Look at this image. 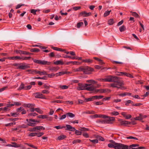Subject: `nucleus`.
Returning a JSON list of instances; mask_svg holds the SVG:
<instances>
[{"label":"nucleus","mask_w":149,"mask_h":149,"mask_svg":"<svg viewBox=\"0 0 149 149\" xmlns=\"http://www.w3.org/2000/svg\"><path fill=\"white\" fill-rule=\"evenodd\" d=\"M105 82H113L114 83H111L110 86L113 88H116L118 89L121 90L125 89V88L122 86L123 83L122 81L119 80V77L113 75H109L105 77L104 78Z\"/></svg>","instance_id":"nucleus-1"},{"label":"nucleus","mask_w":149,"mask_h":149,"mask_svg":"<svg viewBox=\"0 0 149 149\" xmlns=\"http://www.w3.org/2000/svg\"><path fill=\"white\" fill-rule=\"evenodd\" d=\"M108 146L109 148H113L115 149H123V144L121 143H109Z\"/></svg>","instance_id":"nucleus-2"},{"label":"nucleus","mask_w":149,"mask_h":149,"mask_svg":"<svg viewBox=\"0 0 149 149\" xmlns=\"http://www.w3.org/2000/svg\"><path fill=\"white\" fill-rule=\"evenodd\" d=\"M78 86L77 87V89L78 91L84 90L86 89V88L88 86H90L91 84H83L81 83L78 84Z\"/></svg>","instance_id":"nucleus-3"},{"label":"nucleus","mask_w":149,"mask_h":149,"mask_svg":"<svg viewBox=\"0 0 149 149\" xmlns=\"http://www.w3.org/2000/svg\"><path fill=\"white\" fill-rule=\"evenodd\" d=\"M33 62L35 63L38 64L42 65H49L51 64V62H48L46 61L43 60L42 61L41 60H37L36 59H33Z\"/></svg>","instance_id":"nucleus-4"},{"label":"nucleus","mask_w":149,"mask_h":149,"mask_svg":"<svg viewBox=\"0 0 149 149\" xmlns=\"http://www.w3.org/2000/svg\"><path fill=\"white\" fill-rule=\"evenodd\" d=\"M114 119L113 117H110L109 118V119L107 120H98L97 121V122L101 124H112V123L111 122V120H114Z\"/></svg>","instance_id":"nucleus-5"},{"label":"nucleus","mask_w":149,"mask_h":149,"mask_svg":"<svg viewBox=\"0 0 149 149\" xmlns=\"http://www.w3.org/2000/svg\"><path fill=\"white\" fill-rule=\"evenodd\" d=\"M83 72L85 74H89L93 71V69L87 66H83Z\"/></svg>","instance_id":"nucleus-6"},{"label":"nucleus","mask_w":149,"mask_h":149,"mask_svg":"<svg viewBox=\"0 0 149 149\" xmlns=\"http://www.w3.org/2000/svg\"><path fill=\"white\" fill-rule=\"evenodd\" d=\"M139 145L138 144H133L130 146L123 144V149H131L132 148L139 147Z\"/></svg>","instance_id":"nucleus-7"},{"label":"nucleus","mask_w":149,"mask_h":149,"mask_svg":"<svg viewBox=\"0 0 149 149\" xmlns=\"http://www.w3.org/2000/svg\"><path fill=\"white\" fill-rule=\"evenodd\" d=\"M30 68V66L28 64H26L24 63H20L19 69L25 70L27 68Z\"/></svg>","instance_id":"nucleus-8"},{"label":"nucleus","mask_w":149,"mask_h":149,"mask_svg":"<svg viewBox=\"0 0 149 149\" xmlns=\"http://www.w3.org/2000/svg\"><path fill=\"white\" fill-rule=\"evenodd\" d=\"M33 96L36 98L41 99H45L44 95L40 93L37 92L33 94Z\"/></svg>","instance_id":"nucleus-9"},{"label":"nucleus","mask_w":149,"mask_h":149,"mask_svg":"<svg viewBox=\"0 0 149 149\" xmlns=\"http://www.w3.org/2000/svg\"><path fill=\"white\" fill-rule=\"evenodd\" d=\"M16 52L17 54H24L25 55H31L33 54L32 53H29L28 52L22 51L21 50H17L16 51Z\"/></svg>","instance_id":"nucleus-10"},{"label":"nucleus","mask_w":149,"mask_h":149,"mask_svg":"<svg viewBox=\"0 0 149 149\" xmlns=\"http://www.w3.org/2000/svg\"><path fill=\"white\" fill-rule=\"evenodd\" d=\"M39 121L34 119H29V123L28 125L30 126H34L35 125L36 123H38Z\"/></svg>","instance_id":"nucleus-11"},{"label":"nucleus","mask_w":149,"mask_h":149,"mask_svg":"<svg viewBox=\"0 0 149 149\" xmlns=\"http://www.w3.org/2000/svg\"><path fill=\"white\" fill-rule=\"evenodd\" d=\"M91 15V12L86 13L85 11H82L79 14V16H83V17H87L90 16Z\"/></svg>","instance_id":"nucleus-12"},{"label":"nucleus","mask_w":149,"mask_h":149,"mask_svg":"<svg viewBox=\"0 0 149 149\" xmlns=\"http://www.w3.org/2000/svg\"><path fill=\"white\" fill-rule=\"evenodd\" d=\"M118 121L120 122L121 125H125L131 124V123L130 122H129L126 120H123L121 119H119Z\"/></svg>","instance_id":"nucleus-13"},{"label":"nucleus","mask_w":149,"mask_h":149,"mask_svg":"<svg viewBox=\"0 0 149 149\" xmlns=\"http://www.w3.org/2000/svg\"><path fill=\"white\" fill-rule=\"evenodd\" d=\"M121 114L127 119H130L132 117V116L131 115L127 114L125 112H122Z\"/></svg>","instance_id":"nucleus-14"},{"label":"nucleus","mask_w":149,"mask_h":149,"mask_svg":"<svg viewBox=\"0 0 149 149\" xmlns=\"http://www.w3.org/2000/svg\"><path fill=\"white\" fill-rule=\"evenodd\" d=\"M26 71L29 72L30 74H38V70L33 69L28 70H26Z\"/></svg>","instance_id":"nucleus-15"},{"label":"nucleus","mask_w":149,"mask_h":149,"mask_svg":"<svg viewBox=\"0 0 149 149\" xmlns=\"http://www.w3.org/2000/svg\"><path fill=\"white\" fill-rule=\"evenodd\" d=\"M66 126L67 127L66 130L72 131H74L75 130V129L74 127L71 126L70 125H67Z\"/></svg>","instance_id":"nucleus-16"},{"label":"nucleus","mask_w":149,"mask_h":149,"mask_svg":"<svg viewBox=\"0 0 149 149\" xmlns=\"http://www.w3.org/2000/svg\"><path fill=\"white\" fill-rule=\"evenodd\" d=\"M59 69L58 67H49L48 69L49 71H56Z\"/></svg>","instance_id":"nucleus-17"},{"label":"nucleus","mask_w":149,"mask_h":149,"mask_svg":"<svg viewBox=\"0 0 149 149\" xmlns=\"http://www.w3.org/2000/svg\"><path fill=\"white\" fill-rule=\"evenodd\" d=\"M86 90L90 91H93L95 93V91L96 89L93 86H92L90 87H86Z\"/></svg>","instance_id":"nucleus-18"},{"label":"nucleus","mask_w":149,"mask_h":149,"mask_svg":"<svg viewBox=\"0 0 149 149\" xmlns=\"http://www.w3.org/2000/svg\"><path fill=\"white\" fill-rule=\"evenodd\" d=\"M54 63L55 64L58 65H63L64 64L62 60H58L54 62Z\"/></svg>","instance_id":"nucleus-19"},{"label":"nucleus","mask_w":149,"mask_h":149,"mask_svg":"<svg viewBox=\"0 0 149 149\" xmlns=\"http://www.w3.org/2000/svg\"><path fill=\"white\" fill-rule=\"evenodd\" d=\"M31 58L30 56H22L20 57V60L22 61L28 60Z\"/></svg>","instance_id":"nucleus-20"},{"label":"nucleus","mask_w":149,"mask_h":149,"mask_svg":"<svg viewBox=\"0 0 149 149\" xmlns=\"http://www.w3.org/2000/svg\"><path fill=\"white\" fill-rule=\"evenodd\" d=\"M95 113V112L93 111H85L83 112V114H93Z\"/></svg>","instance_id":"nucleus-21"},{"label":"nucleus","mask_w":149,"mask_h":149,"mask_svg":"<svg viewBox=\"0 0 149 149\" xmlns=\"http://www.w3.org/2000/svg\"><path fill=\"white\" fill-rule=\"evenodd\" d=\"M108 90V89H96L95 90V93L99 92L100 93H105V90Z\"/></svg>","instance_id":"nucleus-22"},{"label":"nucleus","mask_w":149,"mask_h":149,"mask_svg":"<svg viewBox=\"0 0 149 149\" xmlns=\"http://www.w3.org/2000/svg\"><path fill=\"white\" fill-rule=\"evenodd\" d=\"M94 100L97 99H100L104 97L103 95H95L93 96Z\"/></svg>","instance_id":"nucleus-23"},{"label":"nucleus","mask_w":149,"mask_h":149,"mask_svg":"<svg viewBox=\"0 0 149 149\" xmlns=\"http://www.w3.org/2000/svg\"><path fill=\"white\" fill-rule=\"evenodd\" d=\"M25 87L24 84L23 83H22L17 89L18 90H21L22 89L25 90Z\"/></svg>","instance_id":"nucleus-24"},{"label":"nucleus","mask_w":149,"mask_h":149,"mask_svg":"<svg viewBox=\"0 0 149 149\" xmlns=\"http://www.w3.org/2000/svg\"><path fill=\"white\" fill-rule=\"evenodd\" d=\"M131 95V93H123L120 94H119V96H124L126 95Z\"/></svg>","instance_id":"nucleus-25"},{"label":"nucleus","mask_w":149,"mask_h":149,"mask_svg":"<svg viewBox=\"0 0 149 149\" xmlns=\"http://www.w3.org/2000/svg\"><path fill=\"white\" fill-rule=\"evenodd\" d=\"M66 73H67L66 71H62L56 73V74L57 75L56 76H58L63 75L65 74Z\"/></svg>","instance_id":"nucleus-26"},{"label":"nucleus","mask_w":149,"mask_h":149,"mask_svg":"<svg viewBox=\"0 0 149 149\" xmlns=\"http://www.w3.org/2000/svg\"><path fill=\"white\" fill-rule=\"evenodd\" d=\"M38 74H39L40 75H47V73L46 71H43L41 72L39 71H38Z\"/></svg>","instance_id":"nucleus-27"},{"label":"nucleus","mask_w":149,"mask_h":149,"mask_svg":"<svg viewBox=\"0 0 149 149\" xmlns=\"http://www.w3.org/2000/svg\"><path fill=\"white\" fill-rule=\"evenodd\" d=\"M83 66H81L78 68L75 69L74 70L75 72H80L82 71L83 72Z\"/></svg>","instance_id":"nucleus-28"},{"label":"nucleus","mask_w":149,"mask_h":149,"mask_svg":"<svg viewBox=\"0 0 149 149\" xmlns=\"http://www.w3.org/2000/svg\"><path fill=\"white\" fill-rule=\"evenodd\" d=\"M38 118H42V119L47 118V116L46 115H41L38 116Z\"/></svg>","instance_id":"nucleus-29"},{"label":"nucleus","mask_w":149,"mask_h":149,"mask_svg":"<svg viewBox=\"0 0 149 149\" xmlns=\"http://www.w3.org/2000/svg\"><path fill=\"white\" fill-rule=\"evenodd\" d=\"M86 102L92 101L94 100L93 96L91 97L86 98L85 99Z\"/></svg>","instance_id":"nucleus-30"},{"label":"nucleus","mask_w":149,"mask_h":149,"mask_svg":"<svg viewBox=\"0 0 149 149\" xmlns=\"http://www.w3.org/2000/svg\"><path fill=\"white\" fill-rule=\"evenodd\" d=\"M79 130L81 131H86L89 130V129L88 128H86L84 127H81L79 129Z\"/></svg>","instance_id":"nucleus-31"},{"label":"nucleus","mask_w":149,"mask_h":149,"mask_svg":"<svg viewBox=\"0 0 149 149\" xmlns=\"http://www.w3.org/2000/svg\"><path fill=\"white\" fill-rule=\"evenodd\" d=\"M66 137V136L65 135H61L59 136L58 138L57 139L58 140H63Z\"/></svg>","instance_id":"nucleus-32"},{"label":"nucleus","mask_w":149,"mask_h":149,"mask_svg":"<svg viewBox=\"0 0 149 149\" xmlns=\"http://www.w3.org/2000/svg\"><path fill=\"white\" fill-rule=\"evenodd\" d=\"M130 13H132V15L135 17H139V15L136 12L131 11Z\"/></svg>","instance_id":"nucleus-33"},{"label":"nucleus","mask_w":149,"mask_h":149,"mask_svg":"<svg viewBox=\"0 0 149 149\" xmlns=\"http://www.w3.org/2000/svg\"><path fill=\"white\" fill-rule=\"evenodd\" d=\"M96 138L98 139L99 140L102 141H104V138H103L102 136L99 135H97L96 136Z\"/></svg>","instance_id":"nucleus-34"},{"label":"nucleus","mask_w":149,"mask_h":149,"mask_svg":"<svg viewBox=\"0 0 149 149\" xmlns=\"http://www.w3.org/2000/svg\"><path fill=\"white\" fill-rule=\"evenodd\" d=\"M114 23V21L113 19H110L108 21V24L109 25H112Z\"/></svg>","instance_id":"nucleus-35"},{"label":"nucleus","mask_w":149,"mask_h":149,"mask_svg":"<svg viewBox=\"0 0 149 149\" xmlns=\"http://www.w3.org/2000/svg\"><path fill=\"white\" fill-rule=\"evenodd\" d=\"M126 27L124 25H123L119 28V30L120 32H123L125 31Z\"/></svg>","instance_id":"nucleus-36"},{"label":"nucleus","mask_w":149,"mask_h":149,"mask_svg":"<svg viewBox=\"0 0 149 149\" xmlns=\"http://www.w3.org/2000/svg\"><path fill=\"white\" fill-rule=\"evenodd\" d=\"M92 61V60L90 59H86L83 60V62L85 63H91Z\"/></svg>","instance_id":"nucleus-37"},{"label":"nucleus","mask_w":149,"mask_h":149,"mask_svg":"<svg viewBox=\"0 0 149 149\" xmlns=\"http://www.w3.org/2000/svg\"><path fill=\"white\" fill-rule=\"evenodd\" d=\"M35 111L40 114H42L43 113V111L39 108H36L35 109Z\"/></svg>","instance_id":"nucleus-38"},{"label":"nucleus","mask_w":149,"mask_h":149,"mask_svg":"<svg viewBox=\"0 0 149 149\" xmlns=\"http://www.w3.org/2000/svg\"><path fill=\"white\" fill-rule=\"evenodd\" d=\"M39 51L40 50L39 49L36 48L31 49H30V51L33 52H39Z\"/></svg>","instance_id":"nucleus-39"},{"label":"nucleus","mask_w":149,"mask_h":149,"mask_svg":"<svg viewBox=\"0 0 149 149\" xmlns=\"http://www.w3.org/2000/svg\"><path fill=\"white\" fill-rule=\"evenodd\" d=\"M66 115L70 118H73L75 116V115L71 113H68L66 114Z\"/></svg>","instance_id":"nucleus-40"},{"label":"nucleus","mask_w":149,"mask_h":149,"mask_svg":"<svg viewBox=\"0 0 149 149\" xmlns=\"http://www.w3.org/2000/svg\"><path fill=\"white\" fill-rule=\"evenodd\" d=\"M111 11V10H107L106 11H105L104 14V17H106L108 15L110 12Z\"/></svg>","instance_id":"nucleus-41"},{"label":"nucleus","mask_w":149,"mask_h":149,"mask_svg":"<svg viewBox=\"0 0 149 149\" xmlns=\"http://www.w3.org/2000/svg\"><path fill=\"white\" fill-rule=\"evenodd\" d=\"M33 79H45L46 80L47 79L46 77L45 76L43 77H36L33 78Z\"/></svg>","instance_id":"nucleus-42"},{"label":"nucleus","mask_w":149,"mask_h":149,"mask_svg":"<svg viewBox=\"0 0 149 149\" xmlns=\"http://www.w3.org/2000/svg\"><path fill=\"white\" fill-rule=\"evenodd\" d=\"M36 130H37V131L38 130H44L45 129V128L42 126H36Z\"/></svg>","instance_id":"nucleus-43"},{"label":"nucleus","mask_w":149,"mask_h":149,"mask_svg":"<svg viewBox=\"0 0 149 149\" xmlns=\"http://www.w3.org/2000/svg\"><path fill=\"white\" fill-rule=\"evenodd\" d=\"M141 114H140L139 116L136 117L134 118V119L136 120H142V118H141Z\"/></svg>","instance_id":"nucleus-44"},{"label":"nucleus","mask_w":149,"mask_h":149,"mask_svg":"<svg viewBox=\"0 0 149 149\" xmlns=\"http://www.w3.org/2000/svg\"><path fill=\"white\" fill-rule=\"evenodd\" d=\"M133 103V102L131 100H128L126 101L125 102V104L126 106L129 105V104H132Z\"/></svg>","instance_id":"nucleus-45"},{"label":"nucleus","mask_w":149,"mask_h":149,"mask_svg":"<svg viewBox=\"0 0 149 149\" xmlns=\"http://www.w3.org/2000/svg\"><path fill=\"white\" fill-rule=\"evenodd\" d=\"M89 141L92 142L93 143H98V141L97 139H95L94 140H91L89 139Z\"/></svg>","instance_id":"nucleus-46"},{"label":"nucleus","mask_w":149,"mask_h":149,"mask_svg":"<svg viewBox=\"0 0 149 149\" xmlns=\"http://www.w3.org/2000/svg\"><path fill=\"white\" fill-rule=\"evenodd\" d=\"M75 131V134L77 135H81L82 133V132L81 131H80L79 130H76Z\"/></svg>","instance_id":"nucleus-47"},{"label":"nucleus","mask_w":149,"mask_h":149,"mask_svg":"<svg viewBox=\"0 0 149 149\" xmlns=\"http://www.w3.org/2000/svg\"><path fill=\"white\" fill-rule=\"evenodd\" d=\"M81 141V140L80 139H77L76 140H74L72 142L73 144L76 143H80Z\"/></svg>","instance_id":"nucleus-48"},{"label":"nucleus","mask_w":149,"mask_h":149,"mask_svg":"<svg viewBox=\"0 0 149 149\" xmlns=\"http://www.w3.org/2000/svg\"><path fill=\"white\" fill-rule=\"evenodd\" d=\"M13 104H14V106H20L21 105L22 103L19 102H14Z\"/></svg>","instance_id":"nucleus-49"},{"label":"nucleus","mask_w":149,"mask_h":149,"mask_svg":"<svg viewBox=\"0 0 149 149\" xmlns=\"http://www.w3.org/2000/svg\"><path fill=\"white\" fill-rule=\"evenodd\" d=\"M12 143L13 145L12 147H14L15 148H18L19 147V144H17L15 142H13Z\"/></svg>","instance_id":"nucleus-50"},{"label":"nucleus","mask_w":149,"mask_h":149,"mask_svg":"<svg viewBox=\"0 0 149 149\" xmlns=\"http://www.w3.org/2000/svg\"><path fill=\"white\" fill-rule=\"evenodd\" d=\"M37 134V133L36 132L31 133L29 134L28 136H36Z\"/></svg>","instance_id":"nucleus-51"},{"label":"nucleus","mask_w":149,"mask_h":149,"mask_svg":"<svg viewBox=\"0 0 149 149\" xmlns=\"http://www.w3.org/2000/svg\"><path fill=\"white\" fill-rule=\"evenodd\" d=\"M20 63H15L13 64V66H15L17 67V69H19Z\"/></svg>","instance_id":"nucleus-52"},{"label":"nucleus","mask_w":149,"mask_h":149,"mask_svg":"<svg viewBox=\"0 0 149 149\" xmlns=\"http://www.w3.org/2000/svg\"><path fill=\"white\" fill-rule=\"evenodd\" d=\"M86 82L88 83H92L93 84H96L97 83L96 81H95L93 80H87Z\"/></svg>","instance_id":"nucleus-53"},{"label":"nucleus","mask_w":149,"mask_h":149,"mask_svg":"<svg viewBox=\"0 0 149 149\" xmlns=\"http://www.w3.org/2000/svg\"><path fill=\"white\" fill-rule=\"evenodd\" d=\"M37 11V10H35V9H31V13L32 14H33V15H36V12Z\"/></svg>","instance_id":"nucleus-54"},{"label":"nucleus","mask_w":149,"mask_h":149,"mask_svg":"<svg viewBox=\"0 0 149 149\" xmlns=\"http://www.w3.org/2000/svg\"><path fill=\"white\" fill-rule=\"evenodd\" d=\"M32 87V86L29 85L27 86H25V90H27L30 89Z\"/></svg>","instance_id":"nucleus-55"},{"label":"nucleus","mask_w":149,"mask_h":149,"mask_svg":"<svg viewBox=\"0 0 149 149\" xmlns=\"http://www.w3.org/2000/svg\"><path fill=\"white\" fill-rule=\"evenodd\" d=\"M29 131L31 132H36L37 131L36 127H35L33 128L30 129L29 130Z\"/></svg>","instance_id":"nucleus-56"},{"label":"nucleus","mask_w":149,"mask_h":149,"mask_svg":"<svg viewBox=\"0 0 149 149\" xmlns=\"http://www.w3.org/2000/svg\"><path fill=\"white\" fill-rule=\"evenodd\" d=\"M60 88L62 89H65L68 88V86H67L66 85H63L62 86H60Z\"/></svg>","instance_id":"nucleus-57"},{"label":"nucleus","mask_w":149,"mask_h":149,"mask_svg":"<svg viewBox=\"0 0 149 149\" xmlns=\"http://www.w3.org/2000/svg\"><path fill=\"white\" fill-rule=\"evenodd\" d=\"M81 8L80 6H75L73 7V9L74 10H79Z\"/></svg>","instance_id":"nucleus-58"},{"label":"nucleus","mask_w":149,"mask_h":149,"mask_svg":"<svg viewBox=\"0 0 149 149\" xmlns=\"http://www.w3.org/2000/svg\"><path fill=\"white\" fill-rule=\"evenodd\" d=\"M83 136L86 138H88L89 137L88 134L86 132H84L82 134Z\"/></svg>","instance_id":"nucleus-59"},{"label":"nucleus","mask_w":149,"mask_h":149,"mask_svg":"<svg viewBox=\"0 0 149 149\" xmlns=\"http://www.w3.org/2000/svg\"><path fill=\"white\" fill-rule=\"evenodd\" d=\"M83 24V22H80L78 23L77 24V28H79Z\"/></svg>","instance_id":"nucleus-60"},{"label":"nucleus","mask_w":149,"mask_h":149,"mask_svg":"<svg viewBox=\"0 0 149 149\" xmlns=\"http://www.w3.org/2000/svg\"><path fill=\"white\" fill-rule=\"evenodd\" d=\"M65 126L61 127L60 126H55L54 127V128H56L57 130L61 129L63 128H65Z\"/></svg>","instance_id":"nucleus-61"},{"label":"nucleus","mask_w":149,"mask_h":149,"mask_svg":"<svg viewBox=\"0 0 149 149\" xmlns=\"http://www.w3.org/2000/svg\"><path fill=\"white\" fill-rule=\"evenodd\" d=\"M112 115H113L115 116H117L119 114V113L117 111H114L111 113Z\"/></svg>","instance_id":"nucleus-62"},{"label":"nucleus","mask_w":149,"mask_h":149,"mask_svg":"<svg viewBox=\"0 0 149 149\" xmlns=\"http://www.w3.org/2000/svg\"><path fill=\"white\" fill-rule=\"evenodd\" d=\"M37 136L38 137H40L43 135L44 134V133L42 132H40L39 133H37Z\"/></svg>","instance_id":"nucleus-63"},{"label":"nucleus","mask_w":149,"mask_h":149,"mask_svg":"<svg viewBox=\"0 0 149 149\" xmlns=\"http://www.w3.org/2000/svg\"><path fill=\"white\" fill-rule=\"evenodd\" d=\"M145 148L144 147L140 146L136 148H132L131 149H145Z\"/></svg>","instance_id":"nucleus-64"}]
</instances>
